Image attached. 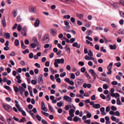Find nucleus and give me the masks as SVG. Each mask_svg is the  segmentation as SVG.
<instances>
[{"mask_svg": "<svg viewBox=\"0 0 124 124\" xmlns=\"http://www.w3.org/2000/svg\"><path fill=\"white\" fill-rule=\"evenodd\" d=\"M84 80L80 79H76L75 81V84L77 87L80 86L83 83Z\"/></svg>", "mask_w": 124, "mask_h": 124, "instance_id": "1", "label": "nucleus"}, {"mask_svg": "<svg viewBox=\"0 0 124 124\" xmlns=\"http://www.w3.org/2000/svg\"><path fill=\"white\" fill-rule=\"evenodd\" d=\"M3 106L4 108L8 112H10L12 109L11 107L8 104L5 105Z\"/></svg>", "mask_w": 124, "mask_h": 124, "instance_id": "2", "label": "nucleus"}, {"mask_svg": "<svg viewBox=\"0 0 124 124\" xmlns=\"http://www.w3.org/2000/svg\"><path fill=\"white\" fill-rule=\"evenodd\" d=\"M63 98L64 100L67 101L69 103H70L72 101L71 99L68 96H64Z\"/></svg>", "mask_w": 124, "mask_h": 124, "instance_id": "3", "label": "nucleus"}, {"mask_svg": "<svg viewBox=\"0 0 124 124\" xmlns=\"http://www.w3.org/2000/svg\"><path fill=\"white\" fill-rule=\"evenodd\" d=\"M42 77L43 75L42 74H40L39 76V83L40 85H42L44 83Z\"/></svg>", "mask_w": 124, "mask_h": 124, "instance_id": "4", "label": "nucleus"}, {"mask_svg": "<svg viewBox=\"0 0 124 124\" xmlns=\"http://www.w3.org/2000/svg\"><path fill=\"white\" fill-rule=\"evenodd\" d=\"M49 39V36L48 34H46L44 36L42 40L43 41L47 39H48L47 41L46 42V43H47L48 42Z\"/></svg>", "mask_w": 124, "mask_h": 124, "instance_id": "5", "label": "nucleus"}, {"mask_svg": "<svg viewBox=\"0 0 124 124\" xmlns=\"http://www.w3.org/2000/svg\"><path fill=\"white\" fill-rule=\"evenodd\" d=\"M55 60L58 64H59L60 63L61 64H63L64 62V60L63 58H62L61 59H55Z\"/></svg>", "mask_w": 124, "mask_h": 124, "instance_id": "6", "label": "nucleus"}, {"mask_svg": "<svg viewBox=\"0 0 124 124\" xmlns=\"http://www.w3.org/2000/svg\"><path fill=\"white\" fill-rule=\"evenodd\" d=\"M29 10L30 12L35 13L36 12V8L35 7H31L29 9Z\"/></svg>", "mask_w": 124, "mask_h": 124, "instance_id": "7", "label": "nucleus"}, {"mask_svg": "<svg viewBox=\"0 0 124 124\" xmlns=\"http://www.w3.org/2000/svg\"><path fill=\"white\" fill-rule=\"evenodd\" d=\"M7 120L8 124H14V121L13 120H12L11 118H9V119H7Z\"/></svg>", "mask_w": 124, "mask_h": 124, "instance_id": "8", "label": "nucleus"}, {"mask_svg": "<svg viewBox=\"0 0 124 124\" xmlns=\"http://www.w3.org/2000/svg\"><path fill=\"white\" fill-rule=\"evenodd\" d=\"M62 1L66 3H70L74 2L73 0H61Z\"/></svg>", "mask_w": 124, "mask_h": 124, "instance_id": "9", "label": "nucleus"}, {"mask_svg": "<svg viewBox=\"0 0 124 124\" xmlns=\"http://www.w3.org/2000/svg\"><path fill=\"white\" fill-rule=\"evenodd\" d=\"M40 23V21L39 20L37 19L36 20L35 22L34 23V26L35 27H38Z\"/></svg>", "mask_w": 124, "mask_h": 124, "instance_id": "10", "label": "nucleus"}, {"mask_svg": "<svg viewBox=\"0 0 124 124\" xmlns=\"http://www.w3.org/2000/svg\"><path fill=\"white\" fill-rule=\"evenodd\" d=\"M109 46L110 48V49L112 50L115 49L116 48V44H114L113 45H110Z\"/></svg>", "mask_w": 124, "mask_h": 124, "instance_id": "11", "label": "nucleus"}, {"mask_svg": "<svg viewBox=\"0 0 124 124\" xmlns=\"http://www.w3.org/2000/svg\"><path fill=\"white\" fill-rule=\"evenodd\" d=\"M100 105L99 104H95L93 106V107L95 108H99L100 107Z\"/></svg>", "mask_w": 124, "mask_h": 124, "instance_id": "12", "label": "nucleus"}, {"mask_svg": "<svg viewBox=\"0 0 124 124\" xmlns=\"http://www.w3.org/2000/svg\"><path fill=\"white\" fill-rule=\"evenodd\" d=\"M3 18L4 19L2 20V23L3 26L4 27H6V22L5 20V17H4Z\"/></svg>", "mask_w": 124, "mask_h": 124, "instance_id": "13", "label": "nucleus"}, {"mask_svg": "<svg viewBox=\"0 0 124 124\" xmlns=\"http://www.w3.org/2000/svg\"><path fill=\"white\" fill-rule=\"evenodd\" d=\"M25 89L21 86L19 87V91L20 92H24L25 91Z\"/></svg>", "mask_w": 124, "mask_h": 124, "instance_id": "14", "label": "nucleus"}, {"mask_svg": "<svg viewBox=\"0 0 124 124\" xmlns=\"http://www.w3.org/2000/svg\"><path fill=\"white\" fill-rule=\"evenodd\" d=\"M77 16L80 18H82L83 16V15L82 14H80L78 13H76Z\"/></svg>", "mask_w": 124, "mask_h": 124, "instance_id": "15", "label": "nucleus"}, {"mask_svg": "<svg viewBox=\"0 0 124 124\" xmlns=\"http://www.w3.org/2000/svg\"><path fill=\"white\" fill-rule=\"evenodd\" d=\"M79 118L77 116H75L74 118L73 121H74L77 122L79 120Z\"/></svg>", "mask_w": 124, "mask_h": 124, "instance_id": "16", "label": "nucleus"}, {"mask_svg": "<svg viewBox=\"0 0 124 124\" xmlns=\"http://www.w3.org/2000/svg\"><path fill=\"white\" fill-rule=\"evenodd\" d=\"M16 107L17 108L18 111L20 112H21L23 110H22V108L20 107L19 105H16Z\"/></svg>", "mask_w": 124, "mask_h": 124, "instance_id": "17", "label": "nucleus"}, {"mask_svg": "<svg viewBox=\"0 0 124 124\" xmlns=\"http://www.w3.org/2000/svg\"><path fill=\"white\" fill-rule=\"evenodd\" d=\"M86 116L88 118H90L91 116V115L90 113L88 111L86 112Z\"/></svg>", "mask_w": 124, "mask_h": 124, "instance_id": "18", "label": "nucleus"}, {"mask_svg": "<svg viewBox=\"0 0 124 124\" xmlns=\"http://www.w3.org/2000/svg\"><path fill=\"white\" fill-rule=\"evenodd\" d=\"M116 104L118 105H121L122 103L121 102L119 98H117L116 100Z\"/></svg>", "mask_w": 124, "mask_h": 124, "instance_id": "19", "label": "nucleus"}, {"mask_svg": "<svg viewBox=\"0 0 124 124\" xmlns=\"http://www.w3.org/2000/svg\"><path fill=\"white\" fill-rule=\"evenodd\" d=\"M17 11V9H16L14 10L12 12V14H14V17H16L17 15V14H16Z\"/></svg>", "mask_w": 124, "mask_h": 124, "instance_id": "20", "label": "nucleus"}, {"mask_svg": "<svg viewBox=\"0 0 124 124\" xmlns=\"http://www.w3.org/2000/svg\"><path fill=\"white\" fill-rule=\"evenodd\" d=\"M113 65V63L111 62L109 64V65L107 67V69L108 70H110L111 69L112 66Z\"/></svg>", "mask_w": 124, "mask_h": 124, "instance_id": "21", "label": "nucleus"}, {"mask_svg": "<svg viewBox=\"0 0 124 124\" xmlns=\"http://www.w3.org/2000/svg\"><path fill=\"white\" fill-rule=\"evenodd\" d=\"M15 45L17 46L19 45V41L18 40L16 39L15 41Z\"/></svg>", "mask_w": 124, "mask_h": 124, "instance_id": "22", "label": "nucleus"}, {"mask_svg": "<svg viewBox=\"0 0 124 124\" xmlns=\"http://www.w3.org/2000/svg\"><path fill=\"white\" fill-rule=\"evenodd\" d=\"M48 108L52 112H54V111L53 108L50 105H48Z\"/></svg>", "mask_w": 124, "mask_h": 124, "instance_id": "23", "label": "nucleus"}, {"mask_svg": "<svg viewBox=\"0 0 124 124\" xmlns=\"http://www.w3.org/2000/svg\"><path fill=\"white\" fill-rule=\"evenodd\" d=\"M89 53L88 54V55L90 57L92 56L93 55V52L90 50H89Z\"/></svg>", "mask_w": 124, "mask_h": 124, "instance_id": "24", "label": "nucleus"}, {"mask_svg": "<svg viewBox=\"0 0 124 124\" xmlns=\"http://www.w3.org/2000/svg\"><path fill=\"white\" fill-rule=\"evenodd\" d=\"M65 24L66 26L67 27H70V25H69V23L67 21L65 20L64 21Z\"/></svg>", "mask_w": 124, "mask_h": 124, "instance_id": "25", "label": "nucleus"}, {"mask_svg": "<svg viewBox=\"0 0 124 124\" xmlns=\"http://www.w3.org/2000/svg\"><path fill=\"white\" fill-rule=\"evenodd\" d=\"M32 40L34 43H38V42L37 41L36 38L35 37H34L32 39Z\"/></svg>", "mask_w": 124, "mask_h": 124, "instance_id": "26", "label": "nucleus"}, {"mask_svg": "<svg viewBox=\"0 0 124 124\" xmlns=\"http://www.w3.org/2000/svg\"><path fill=\"white\" fill-rule=\"evenodd\" d=\"M54 65L55 67L56 68L58 67L59 66V65L58 64V63L57 62L55 59L54 60Z\"/></svg>", "mask_w": 124, "mask_h": 124, "instance_id": "27", "label": "nucleus"}, {"mask_svg": "<svg viewBox=\"0 0 124 124\" xmlns=\"http://www.w3.org/2000/svg\"><path fill=\"white\" fill-rule=\"evenodd\" d=\"M22 31L24 32V35L23 36H26V29L25 28H23L22 29Z\"/></svg>", "mask_w": 124, "mask_h": 124, "instance_id": "28", "label": "nucleus"}, {"mask_svg": "<svg viewBox=\"0 0 124 124\" xmlns=\"http://www.w3.org/2000/svg\"><path fill=\"white\" fill-rule=\"evenodd\" d=\"M26 120V118L24 117H23L21 118L20 120L19 121V122L20 123L22 122H24Z\"/></svg>", "mask_w": 124, "mask_h": 124, "instance_id": "29", "label": "nucleus"}, {"mask_svg": "<svg viewBox=\"0 0 124 124\" xmlns=\"http://www.w3.org/2000/svg\"><path fill=\"white\" fill-rule=\"evenodd\" d=\"M0 119L3 122L5 123L6 121L4 120L3 116L1 115H0Z\"/></svg>", "mask_w": 124, "mask_h": 124, "instance_id": "30", "label": "nucleus"}, {"mask_svg": "<svg viewBox=\"0 0 124 124\" xmlns=\"http://www.w3.org/2000/svg\"><path fill=\"white\" fill-rule=\"evenodd\" d=\"M62 102L61 101H60V102L57 103V105L59 107H61L62 106Z\"/></svg>", "mask_w": 124, "mask_h": 124, "instance_id": "31", "label": "nucleus"}, {"mask_svg": "<svg viewBox=\"0 0 124 124\" xmlns=\"http://www.w3.org/2000/svg\"><path fill=\"white\" fill-rule=\"evenodd\" d=\"M85 75L86 77L87 78L89 79H90L91 78V77L88 74L87 72H85Z\"/></svg>", "mask_w": 124, "mask_h": 124, "instance_id": "32", "label": "nucleus"}, {"mask_svg": "<svg viewBox=\"0 0 124 124\" xmlns=\"http://www.w3.org/2000/svg\"><path fill=\"white\" fill-rule=\"evenodd\" d=\"M101 51L104 53H106V50L105 49H104V47L103 46H102L101 47Z\"/></svg>", "mask_w": 124, "mask_h": 124, "instance_id": "33", "label": "nucleus"}, {"mask_svg": "<svg viewBox=\"0 0 124 124\" xmlns=\"http://www.w3.org/2000/svg\"><path fill=\"white\" fill-rule=\"evenodd\" d=\"M14 91L16 93H17L19 90V88L17 87H15L14 88Z\"/></svg>", "mask_w": 124, "mask_h": 124, "instance_id": "34", "label": "nucleus"}, {"mask_svg": "<svg viewBox=\"0 0 124 124\" xmlns=\"http://www.w3.org/2000/svg\"><path fill=\"white\" fill-rule=\"evenodd\" d=\"M103 88L105 89H108V85L107 84H105L103 85Z\"/></svg>", "mask_w": 124, "mask_h": 124, "instance_id": "35", "label": "nucleus"}, {"mask_svg": "<svg viewBox=\"0 0 124 124\" xmlns=\"http://www.w3.org/2000/svg\"><path fill=\"white\" fill-rule=\"evenodd\" d=\"M5 36L8 39H9L10 37V34L9 33H7L5 34Z\"/></svg>", "mask_w": 124, "mask_h": 124, "instance_id": "36", "label": "nucleus"}, {"mask_svg": "<svg viewBox=\"0 0 124 124\" xmlns=\"http://www.w3.org/2000/svg\"><path fill=\"white\" fill-rule=\"evenodd\" d=\"M84 122L88 124H90L91 122V120L89 119L87 120H85L84 121Z\"/></svg>", "mask_w": 124, "mask_h": 124, "instance_id": "37", "label": "nucleus"}, {"mask_svg": "<svg viewBox=\"0 0 124 124\" xmlns=\"http://www.w3.org/2000/svg\"><path fill=\"white\" fill-rule=\"evenodd\" d=\"M41 112L44 115L47 116H48L49 115L48 113L45 112L43 111H42Z\"/></svg>", "mask_w": 124, "mask_h": 124, "instance_id": "38", "label": "nucleus"}, {"mask_svg": "<svg viewBox=\"0 0 124 124\" xmlns=\"http://www.w3.org/2000/svg\"><path fill=\"white\" fill-rule=\"evenodd\" d=\"M63 17L64 18L69 19L70 18V16L69 15H64L63 16Z\"/></svg>", "mask_w": 124, "mask_h": 124, "instance_id": "39", "label": "nucleus"}, {"mask_svg": "<svg viewBox=\"0 0 124 124\" xmlns=\"http://www.w3.org/2000/svg\"><path fill=\"white\" fill-rule=\"evenodd\" d=\"M101 97L103 99H105L106 98V96L103 94H100Z\"/></svg>", "mask_w": 124, "mask_h": 124, "instance_id": "40", "label": "nucleus"}, {"mask_svg": "<svg viewBox=\"0 0 124 124\" xmlns=\"http://www.w3.org/2000/svg\"><path fill=\"white\" fill-rule=\"evenodd\" d=\"M31 46L33 48H35L36 46V45L34 43H32L31 44Z\"/></svg>", "mask_w": 124, "mask_h": 124, "instance_id": "41", "label": "nucleus"}, {"mask_svg": "<svg viewBox=\"0 0 124 124\" xmlns=\"http://www.w3.org/2000/svg\"><path fill=\"white\" fill-rule=\"evenodd\" d=\"M115 65L117 67H119L121 65V63L120 62H118L115 64Z\"/></svg>", "mask_w": 124, "mask_h": 124, "instance_id": "42", "label": "nucleus"}, {"mask_svg": "<svg viewBox=\"0 0 124 124\" xmlns=\"http://www.w3.org/2000/svg\"><path fill=\"white\" fill-rule=\"evenodd\" d=\"M110 99V95L108 94L107 96V101H109Z\"/></svg>", "mask_w": 124, "mask_h": 124, "instance_id": "43", "label": "nucleus"}, {"mask_svg": "<svg viewBox=\"0 0 124 124\" xmlns=\"http://www.w3.org/2000/svg\"><path fill=\"white\" fill-rule=\"evenodd\" d=\"M64 108L66 110H68L70 108V106L68 105H66Z\"/></svg>", "mask_w": 124, "mask_h": 124, "instance_id": "44", "label": "nucleus"}, {"mask_svg": "<svg viewBox=\"0 0 124 124\" xmlns=\"http://www.w3.org/2000/svg\"><path fill=\"white\" fill-rule=\"evenodd\" d=\"M37 118L38 119V120L39 121H40L41 119V117L39 115H37L36 116Z\"/></svg>", "mask_w": 124, "mask_h": 124, "instance_id": "45", "label": "nucleus"}, {"mask_svg": "<svg viewBox=\"0 0 124 124\" xmlns=\"http://www.w3.org/2000/svg\"><path fill=\"white\" fill-rule=\"evenodd\" d=\"M117 82L116 81H113L111 83V84L112 85H116L117 84Z\"/></svg>", "mask_w": 124, "mask_h": 124, "instance_id": "46", "label": "nucleus"}, {"mask_svg": "<svg viewBox=\"0 0 124 124\" xmlns=\"http://www.w3.org/2000/svg\"><path fill=\"white\" fill-rule=\"evenodd\" d=\"M4 87L8 90H10V87L8 86L4 85Z\"/></svg>", "mask_w": 124, "mask_h": 124, "instance_id": "47", "label": "nucleus"}, {"mask_svg": "<svg viewBox=\"0 0 124 124\" xmlns=\"http://www.w3.org/2000/svg\"><path fill=\"white\" fill-rule=\"evenodd\" d=\"M119 33L121 34H124V30H120L119 31Z\"/></svg>", "mask_w": 124, "mask_h": 124, "instance_id": "48", "label": "nucleus"}, {"mask_svg": "<svg viewBox=\"0 0 124 124\" xmlns=\"http://www.w3.org/2000/svg\"><path fill=\"white\" fill-rule=\"evenodd\" d=\"M33 56V54L32 53H30L29 54V57L30 58H32Z\"/></svg>", "mask_w": 124, "mask_h": 124, "instance_id": "49", "label": "nucleus"}, {"mask_svg": "<svg viewBox=\"0 0 124 124\" xmlns=\"http://www.w3.org/2000/svg\"><path fill=\"white\" fill-rule=\"evenodd\" d=\"M42 35L41 33H39L38 34V37L39 39L40 40H41L42 39L41 38L42 37Z\"/></svg>", "mask_w": 124, "mask_h": 124, "instance_id": "50", "label": "nucleus"}, {"mask_svg": "<svg viewBox=\"0 0 124 124\" xmlns=\"http://www.w3.org/2000/svg\"><path fill=\"white\" fill-rule=\"evenodd\" d=\"M66 75V73L65 72H64L62 73H61L60 75L61 77H63L64 76Z\"/></svg>", "mask_w": 124, "mask_h": 124, "instance_id": "51", "label": "nucleus"}, {"mask_svg": "<svg viewBox=\"0 0 124 124\" xmlns=\"http://www.w3.org/2000/svg\"><path fill=\"white\" fill-rule=\"evenodd\" d=\"M91 99L93 100H95V95H94L92 96L91 97Z\"/></svg>", "mask_w": 124, "mask_h": 124, "instance_id": "52", "label": "nucleus"}, {"mask_svg": "<svg viewBox=\"0 0 124 124\" xmlns=\"http://www.w3.org/2000/svg\"><path fill=\"white\" fill-rule=\"evenodd\" d=\"M31 83L32 84L35 85L37 83V82L35 80H32L31 81Z\"/></svg>", "mask_w": 124, "mask_h": 124, "instance_id": "53", "label": "nucleus"}, {"mask_svg": "<svg viewBox=\"0 0 124 124\" xmlns=\"http://www.w3.org/2000/svg\"><path fill=\"white\" fill-rule=\"evenodd\" d=\"M76 40V38H72L70 39V42L71 43H73Z\"/></svg>", "mask_w": 124, "mask_h": 124, "instance_id": "54", "label": "nucleus"}, {"mask_svg": "<svg viewBox=\"0 0 124 124\" xmlns=\"http://www.w3.org/2000/svg\"><path fill=\"white\" fill-rule=\"evenodd\" d=\"M95 48L97 50H99V46L98 45L96 44L95 46Z\"/></svg>", "mask_w": 124, "mask_h": 124, "instance_id": "55", "label": "nucleus"}, {"mask_svg": "<svg viewBox=\"0 0 124 124\" xmlns=\"http://www.w3.org/2000/svg\"><path fill=\"white\" fill-rule=\"evenodd\" d=\"M111 119L114 121H115L116 120V118L113 116H111Z\"/></svg>", "mask_w": 124, "mask_h": 124, "instance_id": "56", "label": "nucleus"}, {"mask_svg": "<svg viewBox=\"0 0 124 124\" xmlns=\"http://www.w3.org/2000/svg\"><path fill=\"white\" fill-rule=\"evenodd\" d=\"M41 108L42 109V108L45 107V106L44 102L43 101L41 102Z\"/></svg>", "mask_w": 124, "mask_h": 124, "instance_id": "57", "label": "nucleus"}, {"mask_svg": "<svg viewBox=\"0 0 124 124\" xmlns=\"http://www.w3.org/2000/svg\"><path fill=\"white\" fill-rule=\"evenodd\" d=\"M111 109L113 111H115L116 110V107L114 106H112L111 107Z\"/></svg>", "mask_w": 124, "mask_h": 124, "instance_id": "58", "label": "nucleus"}, {"mask_svg": "<svg viewBox=\"0 0 124 124\" xmlns=\"http://www.w3.org/2000/svg\"><path fill=\"white\" fill-rule=\"evenodd\" d=\"M81 72H84L85 70V69L84 67H83L81 68Z\"/></svg>", "mask_w": 124, "mask_h": 124, "instance_id": "59", "label": "nucleus"}, {"mask_svg": "<svg viewBox=\"0 0 124 124\" xmlns=\"http://www.w3.org/2000/svg\"><path fill=\"white\" fill-rule=\"evenodd\" d=\"M85 38L86 39H88L90 41H92L93 40V39L91 38L90 37L88 36H86Z\"/></svg>", "mask_w": 124, "mask_h": 124, "instance_id": "60", "label": "nucleus"}, {"mask_svg": "<svg viewBox=\"0 0 124 124\" xmlns=\"http://www.w3.org/2000/svg\"><path fill=\"white\" fill-rule=\"evenodd\" d=\"M71 74L70 78L73 79H74L75 78V75L73 73H71Z\"/></svg>", "mask_w": 124, "mask_h": 124, "instance_id": "61", "label": "nucleus"}, {"mask_svg": "<svg viewBox=\"0 0 124 124\" xmlns=\"http://www.w3.org/2000/svg\"><path fill=\"white\" fill-rule=\"evenodd\" d=\"M75 110L74 109H71L69 110V113H73L75 112Z\"/></svg>", "mask_w": 124, "mask_h": 124, "instance_id": "62", "label": "nucleus"}, {"mask_svg": "<svg viewBox=\"0 0 124 124\" xmlns=\"http://www.w3.org/2000/svg\"><path fill=\"white\" fill-rule=\"evenodd\" d=\"M45 65L46 66L48 67L49 65V61H47L45 63Z\"/></svg>", "mask_w": 124, "mask_h": 124, "instance_id": "63", "label": "nucleus"}, {"mask_svg": "<svg viewBox=\"0 0 124 124\" xmlns=\"http://www.w3.org/2000/svg\"><path fill=\"white\" fill-rule=\"evenodd\" d=\"M42 122L43 124H47V122L43 119H42Z\"/></svg>", "mask_w": 124, "mask_h": 124, "instance_id": "64", "label": "nucleus"}]
</instances>
